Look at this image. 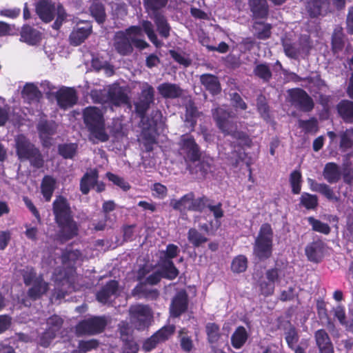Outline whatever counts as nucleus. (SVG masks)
<instances>
[{"mask_svg": "<svg viewBox=\"0 0 353 353\" xmlns=\"http://www.w3.org/2000/svg\"><path fill=\"white\" fill-rule=\"evenodd\" d=\"M22 97L28 103L38 101L41 97V93L37 87L31 83H27L21 92Z\"/></svg>", "mask_w": 353, "mask_h": 353, "instance_id": "nucleus-37", "label": "nucleus"}, {"mask_svg": "<svg viewBox=\"0 0 353 353\" xmlns=\"http://www.w3.org/2000/svg\"><path fill=\"white\" fill-rule=\"evenodd\" d=\"M207 208H208L209 210L212 212L216 221H218L224 215V212L222 209V203L220 202L214 203L212 200H210Z\"/></svg>", "mask_w": 353, "mask_h": 353, "instance_id": "nucleus-62", "label": "nucleus"}, {"mask_svg": "<svg viewBox=\"0 0 353 353\" xmlns=\"http://www.w3.org/2000/svg\"><path fill=\"white\" fill-rule=\"evenodd\" d=\"M314 338L320 353H334L332 343L325 330L321 329L316 331Z\"/></svg>", "mask_w": 353, "mask_h": 353, "instance_id": "nucleus-23", "label": "nucleus"}, {"mask_svg": "<svg viewBox=\"0 0 353 353\" xmlns=\"http://www.w3.org/2000/svg\"><path fill=\"white\" fill-rule=\"evenodd\" d=\"M78 145L76 143H63L58 145V153L63 159H73L77 152Z\"/></svg>", "mask_w": 353, "mask_h": 353, "instance_id": "nucleus-45", "label": "nucleus"}, {"mask_svg": "<svg viewBox=\"0 0 353 353\" xmlns=\"http://www.w3.org/2000/svg\"><path fill=\"white\" fill-rule=\"evenodd\" d=\"M353 146V128L347 129L341 135L340 147L347 150Z\"/></svg>", "mask_w": 353, "mask_h": 353, "instance_id": "nucleus-54", "label": "nucleus"}, {"mask_svg": "<svg viewBox=\"0 0 353 353\" xmlns=\"http://www.w3.org/2000/svg\"><path fill=\"white\" fill-rule=\"evenodd\" d=\"M63 320L57 315H53L47 319L46 329L55 336L62 327Z\"/></svg>", "mask_w": 353, "mask_h": 353, "instance_id": "nucleus-51", "label": "nucleus"}, {"mask_svg": "<svg viewBox=\"0 0 353 353\" xmlns=\"http://www.w3.org/2000/svg\"><path fill=\"white\" fill-rule=\"evenodd\" d=\"M257 109L261 117L265 119L269 118V107L266 102L265 97L261 94L256 99Z\"/></svg>", "mask_w": 353, "mask_h": 353, "instance_id": "nucleus-61", "label": "nucleus"}, {"mask_svg": "<svg viewBox=\"0 0 353 353\" xmlns=\"http://www.w3.org/2000/svg\"><path fill=\"white\" fill-rule=\"evenodd\" d=\"M179 144V152L184 157L186 163H196L201 157V152L194 139L190 136L183 135L181 137Z\"/></svg>", "mask_w": 353, "mask_h": 353, "instance_id": "nucleus-9", "label": "nucleus"}, {"mask_svg": "<svg viewBox=\"0 0 353 353\" xmlns=\"http://www.w3.org/2000/svg\"><path fill=\"white\" fill-rule=\"evenodd\" d=\"M188 307V295L185 291L181 290L172 300L170 312L173 317H178L185 312Z\"/></svg>", "mask_w": 353, "mask_h": 353, "instance_id": "nucleus-16", "label": "nucleus"}, {"mask_svg": "<svg viewBox=\"0 0 353 353\" xmlns=\"http://www.w3.org/2000/svg\"><path fill=\"white\" fill-rule=\"evenodd\" d=\"M309 223L312 225V230L325 234H327L330 232V226L325 223L314 219L312 216L307 219Z\"/></svg>", "mask_w": 353, "mask_h": 353, "instance_id": "nucleus-55", "label": "nucleus"}, {"mask_svg": "<svg viewBox=\"0 0 353 353\" xmlns=\"http://www.w3.org/2000/svg\"><path fill=\"white\" fill-rule=\"evenodd\" d=\"M301 203L307 209H314L318 204L317 196L308 193H303L301 196Z\"/></svg>", "mask_w": 353, "mask_h": 353, "instance_id": "nucleus-60", "label": "nucleus"}, {"mask_svg": "<svg viewBox=\"0 0 353 353\" xmlns=\"http://www.w3.org/2000/svg\"><path fill=\"white\" fill-rule=\"evenodd\" d=\"M142 25V30L145 32L147 34L150 41L157 48L161 47L163 46V43L158 39L157 36L154 30V26L151 21L148 20H144L141 23ZM141 35H135L131 34V42L132 45L134 44V46L140 50H143L149 46V44L144 40L139 39V37H142Z\"/></svg>", "mask_w": 353, "mask_h": 353, "instance_id": "nucleus-10", "label": "nucleus"}, {"mask_svg": "<svg viewBox=\"0 0 353 353\" xmlns=\"http://www.w3.org/2000/svg\"><path fill=\"white\" fill-rule=\"evenodd\" d=\"M108 103L114 105L127 103L128 97L121 87L112 85L108 88Z\"/></svg>", "mask_w": 353, "mask_h": 353, "instance_id": "nucleus-24", "label": "nucleus"}, {"mask_svg": "<svg viewBox=\"0 0 353 353\" xmlns=\"http://www.w3.org/2000/svg\"><path fill=\"white\" fill-rule=\"evenodd\" d=\"M253 73L263 83H268L272 77L270 66L265 63L256 64L253 70Z\"/></svg>", "mask_w": 353, "mask_h": 353, "instance_id": "nucleus-40", "label": "nucleus"}, {"mask_svg": "<svg viewBox=\"0 0 353 353\" xmlns=\"http://www.w3.org/2000/svg\"><path fill=\"white\" fill-rule=\"evenodd\" d=\"M90 97L95 103L102 104L108 103V89L92 90Z\"/></svg>", "mask_w": 353, "mask_h": 353, "instance_id": "nucleus-58", "label": "nucleus"}, {"mask_svg": "<svg viewBox=\"0 0 353 353\" xmlns=\"http://www.w3.org/2000/svg\"><path fill=\"white\" fill-rule=\"evenodd\" d=\"M174 325L164 326L157 331L154 335L157 336L160 342H163L166 341L174 333Z\"/></svg>", "mask_w": 353, "mask_h": 353, "instance_id": "nucleus-63", "label": "nucleus"}, {"mask_svg": "<svg viewBox=\"0 0 353 353\" xmlns=\"http://www.w3.org/2000/svg\"><path fill=\"white\" fill-rule=\"evenodd\" d=\"M247 268L248 259L244 255H239L232 260L231 270L233 272H243L246 270Z\"/></svg>", "mask_w": 353, "mask_h": 353, "instance_id": "nucleus-49", "label": "nucleus"}, {"mask_svg": "<svg viewBox=\"0 0 353 353\" xmlns=\"http://www.w3.org/2000/svg\"><path fill=\"white\" fill-rule=\"evenodd\" d=\"M324 250V243L321 241H317L307 245L305 251L307 259L310 261L319 263L323 257Z\"/></svg>", "mask_w": 353, "mask_h": 353, "instance_id": "nucleus-21", "label": "nucleus"}, {"mask_svg": "<svg viewBox=\"0 0 353 353\" xmlns=\"http://www.w3.org/2000/svg\"><path fill=\"white\" fill-rule=\"evenodd\" d=\"M106 325L105 316H94L80 322L77 329L79 334H95L103 332Z\"/></svg>", "mask_w": 353, "mask_h": 353, "instance_id": "nucleus-12", "label": "nucleus"}, {"mask_svg": "<svg viewBox=\"0 0 353 353\" xmlns=\"http://www.w3.org/2000/svg\"><path fill=\"white\" fill-rule=\"evenodd\" d=\"M193 203V192H190L183 196L179 200H174L171 202V205L174 210L181 212L190 210L192 211L191 205Z\"/></svg>", "mask_w": 353, "mask_h": 353, "instance_id": "nucleus-38", "label": "nucleus"}, {"mask_svg": "<svg viewBox=\"0 0 353 353\" xmlns=\"http://www.w3.org/2000/svg\"><path fill=\"white\" fill-rule=\"evenodd\" d=\"M84 123L90 132V139L105 142L109 136L105 132V120L103 112L96 107L90 106L83 112Z\"/></svg>", "mask_w": 353, "mask_h": 353, "instance_id": "nucleus-1", "label": "nucleus"}, {"mask_svg": "<svg viewBox=\"0 0 353 353\" xmlns=\"http://www.w3.org/2000/svg\"><path fill=\"white\" fill-rule=\"evenodd\" d=\"M301 174L298 170L293 171L290 174V182L294 194H299L301 192Z\"/></svg>", "mask_w": 353, "mask_h": 353, "instance_id": "nucleus-57", "label": "nucleus"}, {"mask_svg": "<svg viewBox=\"0 0 353 353\" xmlns=\"http://www.w3.org/2000/svg\"><path fill=\"white\" fill-rule=\"evenodd\" d=\"M145 8L151 14L160 12L159 10L165 8L168 0H143Z\"/></svg>", "mask_w": 353, "mask_h": 353, "instance_id": "nucleus-47", "label": "nucleus"}, {"mask_svg": "<svg viewBox=\"0 0 353 353\" xmlns=\"http://www.w3.org/2000/svg\"><path fill=\"white\" fill-rule=\"evenodd\" d=\"M179 252V248L174 244H168L165 251L159 252V266L162 267L163 273L168 279H174L179 274V270L172 261Z\"/></svg>", "mask_w": 353, "mask_h": 353, "instance_id": "nucleus-6", "label": "nucleus"}, {"mask_svg": "<svg viewBox=\"0 0 353 353\" xmlns=\"http://www.w3.org/2000/svg\"><path fill=\"white\" fill-rule=\"evenodd\" d=\"M288 93L290 103L296 108L303 112H310L314 108V101L305 90L296 88L290 90Z\"/></svg>", "mask_w": 353, "mask_h": 353, "instance_id": "nucleus-11", "label": "nucleus"}, {"mask_svg": "<svg viewBox=\"0 0 353 353\" xmlns=\"http://www.w3.org/2000/svg\"><path fill=\"white\" fill-rule=\"evenodd\" d=\"M36 12L40 19L46 23L51 21L55 14L57 19L52 25L54 29L58 30L65 21L67 14L61 5L57 7L51 0H40L36 5Z\"/></svg>", "mask_w": 353, "mask_h": 353, "instance_id": "nucleus-3", "label": "nucleus"}, {"mask_svg": "<svg viewBox=\"0 0 353 353\" xmlns=\"http://www.w3.org/2000/svg\"><path fill=\"white\" fill-rule=\"evenodd\" d=\"M131 294L137 299L154 300L159 296V293L157 289L148 286L146 283L142 282L132 290Z\"/></svg>", "mask_w": 353, "mask_h": 353, "instance_id": "nucleus-19", "label": "nucleus"}, {"mask_svg": "<svg viewBox=\"0 0 353 353\" xmlns=\"http://www.w3.org/2000/svg\"><path fill=\"white\" fill-rule=\"evenodd\" d=\"M198 113L197 109L192 101L186 104L185 122L193 128L196 123L195 117Z\"/></svg>", "mask_w": 353, "mask_h": 353, "instance_id": "nucleus-52", "label": "nucleus"}, {"mask_svg": "<svg viewBox=\"0 0 353 353\" xmlns=\"http://www.w3.org/2000/svg\"><path fill=\"white\" fill-rule=\"evenodd\" d=\"M27 156L23 159H28L32 165L37 168L43 167L44 161L39 150L37 148Z\"/></svg>", "mask_w": 353, "mask_h": 353, "instance_id": "nucleus-53", "label": "nucleus"}, {"mask_svg": "<svg viewBox=\"0 0 353 353\" xmlns=\"http://www.w3.org/2000/svg\"><path fill=\"white\" fill-rule=\"evenodd\" d=\"M283 46L285 55L291 59H297L299 56L302 54L296 43L283 41Z\"/></svg>", "mask_w": 353, "mask_h": 353, "instance_id": "nucleus-50", "label": "nucleus"}, {"mask_svg": "<svg viewBox=\"0 0 353 353\" xmlns=\"http://www.w3.org/2000/svg\"><path fill=\"white\" fill-rule=\"evenodd\" d=\"M32 285L28 291V295L33 300L39 299L48 290V283L41 276L35 278Z\"/></svg>", "mask_w": 353, "mask_h": 353, "instance_id": "nucleus-28", "label": "nucleus"}, {"mask_svg": "<svg viewBox=\"0 0 353 353\" xmlns=\"http://www.w3.org/2000/svg\"><path fill=\"white\" fill-rule=\"evenodd\" d=\"M141 93L138 99L134 102L135 112L143 120L147 111L154 101V90L148 83L141 85Z\"/></svg>", "mask_w": 353, "mask_h": 353, "instance_id": "nucleus-7", "label": "nucleus"}, {"mask_svg": "<svg viewBox=\"0 0 353 353\" xmlns=\"http://www.w3.org/2000/svg\"><path fill=\"white\" fill-rule=\"evenodd\" d=\"M159 94L164 98L174 99L181 96L183 90L176 84L163 83L157 87Z\"/></svg>", "mask_w": 353, "mask_h": 353, "instance_id": "nucleus-32", "label": "nucleus"}, {"mask_svg": "<svg viewBox=\"0 0 353 353\" xmlns=\"http://www.w3.org/2000/svg\"><path fill=\"white\" fill-rule=\"evenodd\" d=\"M108 179L112 181L114 184L118 185L124 190H127L130 188L129 184L124 181V179L114 174L108 172L106 174Z\"/></svg>", "mask_w": 353, "mask_h": 353, "instance_id": "nucleus-64", "label": "nucleus"}, {"mask_svg": "<svg viewBox=\"0 0 353 353\" xmlns=\"http://www.w3.org/2000/svg\"><path fill=\"white\" fill-rule=\"evenodd\" d=\"M55 98L58 105L61 109L72 107L77 102V94L74 89L63 87L55 93Z\"/></svg>", "mask_w": 353, "mask_h": 353, "instance_id": "nucleus-14", "label": "nucleus"}, {"mask_svg": "<svg viewBox=\"0 0 353 353\" xmlns=\"http://www.w3.org/2000/svg\"><path fill=\"white\" fill-rule=\"evenodd\" d=\"M131 34L141 35V27L131 26L125 32L119 31L115 34L113 46L119 54L126 56L132 52L133 48L131 42Z\"/></svg>", "mask_w": 353, "mask_h": 353, "instance_id": "nucleus-5", "label": "nucleus"}, {"mask_svg": "<svg viewBox=\"0 0 353 353\" xmlns=\"http://www.w3.org/2000/svg\"><path fill=\"white\" fill-rule=\"evenodd\" d=\"M327 5V0H305V6L310 17L315 18L326 10Z\"/></svg>", "mask_w": 353, "mask_h": 353, "instance_id": "nucleus-26", "label": "nucleus"}, {"mask_svg": "<svg viewBox=\"0 0 353 353\" xmlns=\"http://www.w3.org/2000/svg\"><path fill=\"white\" fill-rule=\"evenodd\" d=\"M53 212L57 223L63 221H65L68 218L71 217L70 209L65 198L60 196L54 201Z\"/></svg>", "mask_w": 353, "mask_h": 353, "instance_id": "nucleus-17", "label": "nucleus"}, {"mask_svg": "<svg viewBox=\"0 0 353 353\" xmlns=\"http://www.w3.org/2000/svg\"><path fill=\"white\" fill-rule=\"evenodd\" d=\"M21 39L30 45H35L40 41L41 37L39 31L27 26L22 28Z\"/></svg>", "mask_w": 353, "mask_h": 353, "instance_id": "nucleus-35", "label": "nucleus"}, {"mask_svg": "<svg viewBox=\"0 0 353 353\" xmlns=\"http://www.w3.org/2000/svg\"><path fill=\"white\" fill-rule=\"evenodd\" d=\"M341 168L336 163L329 162L325 165L323 176L329 183H337L341 179Z\"/></svg>", "mask_w": 353, "mask_h": 353, "instance_id": "nucleus-30", "label": "nucleus"}, {"mask_svg": "<svg viewBox=\"0 0 353 353\" xmlns=\"http://www.w3.org/2000/svg\"><path fill=\"white\" fill-rule=\"evenodd\" d=\"M210 200V199L206 196L195 198L194 194L193 193V203L191 205L192 211L203 212L205 208H207Z\"/></svg>", "mask_w": 353, "mask_h": 353, "instance_id": "nucleus-56", "label": "nucleus"}, {"mask_svg": "<svg viewBox=\"0 0 353 353\" xmlns=\"http://www.w3.org/2000/svg\"><path fill=\"white\" fill-rule=\"evenodd\" d=\"M219 154L222 159H226L230 164L236 166L239 162L243 159L244 152L239 146L225 144L219 149Z\"/></svg>", "mask_w": 353, "mask_h": 353, "instance_id": "nucleus-15", "label": "nucleus"}, {"mask_svg": "<svg viewBox=\"0 0 353 353\" xmlns=\"http://www.w3.org/2000/svg\"><path fill=\"white\" fill-rule=\"evenodd\" d=\"M248 338L245 328L239 326L231 336L232 345L234 347L239 349L243 346Z\"/></svg>", "mask_w": 353, "mask_h": 353, "instance_id": "nucleus-39", "label": "nucleus"}, {"mask_svg": "<svg viewBox=\"0 0 353 353\" xmlns=\"http://www.w3.org/2000/svg\"><path fill=\"white\" fill-rule=\"evenodd\" d=\"M92 26L89 21H79L74 27L70 34V43L74 46H79L83 43L91 34Z\"/></svg>", "mask_w": 353, "mask_h": 353, "instance_id": "nucleus-13", "label": "nucleus"}, {"mask_svg": "<svg viewBox=\"0 0 353 353\" xmlns=\"http://www.w3.org/2000/svg\"><path fill=\"white\" fill-rule=\"evenodd\" d=\"M205 333L208 341L210 344L217 343L221 336L219 326L214 323H208L206 324Z\"/></svg>", "mask_w": 353, "mask_h": 353, "instance_id": "nucleus-42", "label": "nucleus"}, {"mask_svg": "<svg viewBox=\"0 0 353 353\" xmlns=\"http://www.w3.org/2000/svg\"><path fill=\"white\" fill-rule=\"evenodd\" d=\"M285 340L290 349H294L299 340V335L297 330L290 325L284 332Z\"/></svg>", "mask_w": 353, "mask_h": 353, "instance_id": "nucleus-46", "label": "nucleus"}, {"mask_svg": "<svg viewBox=\"0 0 353 353\" xmlns=\"http://www.w3.org/2000/svg\"><path fill=\"white\" fill-rule=\"evenodd\" d=\"M213 119L215 120L218 128L225 135H230L236 139H241L244 134L236 131L234 123L230 121L231 112L225 107H217L212 110Z\"/></svg>", "mask_w": 353, "mask_h": 353, "instance_id": "nucleus-4", "label": "nucleus"}, {"mask_svg": "<svg viewBox=\"0 0 353 353\" xmlns=\"http://www.w3.org/2000/svg\"><path fill=\"white\" fill-rule=\"evenodd\" d=\"M308 183L312 191L322 194L329 200L339 201V198L335 196L332 189L328 185L317 183L311 179H308Z\"/></svg>", "mask_w": 353, "mask_h": 353, "instance_id": "nucleus-33", "label": "nucleus"}, {"mask_svg": "<svg viewBox=\"0 0 353 353\" xmlns=\"http://www.w3.org/2000/svg\"><path fill=\"white\" fill-rule=\"evenodd\" d=\"M253 17L256 19L265 18L269 12L267 0H248Z\"/></svg>", "mask_w": 353, "mask_h": 353, "instance_id": "nucleus-29", "label": "nucleus"}, {"mask_svg": "<svg viewBox=\"0 0 353 353\" xmlns=\"http://www.w3.org/2000/svg\"><path fill=\"white\" fill-rule=\"evenodd\" d=\"M187 169L191 174L203 176L208 172L210 165L205 161H201L199 158L194 164L192 162L188 163L187 164Z\"/></svg>", "mask_w": 353, "mask_h": 353, "instance_id": "nucleus-43", "label": "nucleus"}, {"mask_svg": "<svg viewBox=\"0 0 353 353\" xmlns=\"http://www.w3.org/2000/svg\"><path fill=\"white\" fill-rule=\"evenodd\" d=\"M17 154L20 159H24L35 148L29 139L23 134H19L14 138Z\"/></svg>", "mask_w": 353, "mask_h": 353, "instance_id": "nucleus-22", "label": "nucleus"}, {"mask_svg": "<svg viewBox=\"0 0 353 353\" xmlns=\"http://www.w3.org/2000/svg\"><path fill=\"white\" fill-rule=\"evenodd\" d=\"M98 179V172L96 170L85 173L81 179L80 190L83 194H87L91 187L94 188Z\"/></svg>", "mask_w": 353, "mask_h": 353, "instance_id": "nucleus-34", "label": "nucleus"}, {"mask_svg": "<svg viewBox=\"0 0 353 353\" xmlns=\"http://www.w3.org/2000/svg\"><path fill=\"white\" fill-rule=\"evenodd\" d=\"M201 84L212 95H217L221 92V85L219 78L211 74H203L199 77Z\"/></svg>", "mask_w": 353, "mask_h": 353, "instance_id": "nucleus-20", "label": "nucleus"}, {"mask_svg": "<svg viewBox=\"0 0 353 353\" xmlns=\"http://www.w3.org/2000/svg\"><path fill=\"white\" fill-rule=\"evenodd\" d=\"M188 239L194 247H199L208 241V238L204 236L195 228H190L188 232Z\"/></svg>", "mask_w": 353, "mask_h": 353, "instance_id": "nucleus-48", "label": "nucleus"}, {"mask_svg": "<svg viewBox=\"0 0 353 353\" xmlns=\"http://www.w3.org/2000/svg\"><path fill=\"white\" fill-rule=\"evenodd\" d=\"M57 223L61 228L60 236L63 239H70L77 234V226L72 216L68 218L65 221H59Z\"/></svg>", "mask_w": 353, "mask_h": 353, "instance_id": "nucleus-31", "label": "nucleus"}, {"mask_svg": "<svg viewBox=\"0 0 353 353\" xmlns=\"http://www.w3.org/2000/svg\"><path fill=\"white\" fill-rule=\"evenodd\" d=\"M271 25L268 23H256L255 28L258 30L256 37L259 39H268L271 35Z\"/></svg>", "mask_w": 353, "mask_h": 353, "instance_id": "nucleus-59", "label": "nucleus"}, {"mask_svg": "<svg viewBox=\"0 0 353 353\" xmlns=\"http://www.w3.org/2000/svg\"><path fill=\"white\" fill-rule=\"evenodd\" d=\"M339 115L346 123H353V102L343 100L337 105Z\"/></svg>", "mask_w": 353, "mask_h": 353, "instance_id": "nucleus-36", "label": "nucleus"}, {"mask_svg": "<svg viewBox=\"0 0 353 353\" xmlns=\"http://www.w3.org/2000/svg\"><path fill=\"white\" fill-rule=\"evenodd\" d=\"M273 230L268 223L263 224L255 239L253 245V254L260 261L271 257L273 248Z\"/></svg>", "mask_w": 353, "mask_h": 353, "instance_id": "nucleus-2", "label": "nucleus"}, {"mask_svg": "<svg viewBox=\"0 0 353 353\" xmlns=\"http://www.w3.org/2000/svg\"><path fill=\"white\" fill-rule=\"evenodd\" d=\"M130 323L137 330H143L148 326L151 312L147 305H134L129 308Z\"/></svg>", "mask_w": 353, "mask_h": 353, "instance_id": "nucleus-8", "label": "nucleus"}, {"mask_svg": "<svg viewBox=\"0 0 353 353\" xmlns=\"http://www.w3.org/2000/svg\"><path fill=\"white\" fill-rule=\"evenodd\" d=\"M118 288L119 284L117 281L114 280L109 281L97 292V300L102 303H106L112 296L117 294Z\"/></svg>", "mask_w": 353, "mask_h": 353, "instance_id": "nucleus-27", "label": "nucleus"}, {"mask_svg": "<svg viewBox=\"0 0 353 353\" xmlns=\"http://www.w3.org/2000/svg\"><path fill=\"white\" fill-rule=\"evenodd\" d=\"M55 180L50 176H46L41 183V192L47 201H49L54 190Z\"/></svg>", "mask_w": 353, "mask_h": 353, "instance_id": "nucleus-44", "label": "nucleus"}, {"mask_svg": "<svg viewBox=\"0 0 353 353\" xmlns=\"http://www.w3.org/2000/svg\"><path fill=\"white\" fill-rule=\"evenodd\" d=\"M150 17L153 19L159 35L168 39L170 37L171 27L165 17L161 12H156L151 14Z\"/></svg>", "mask_w": 353, "mask_h": 353, "instance_id": "nucleus-25", "label": "nucleus"}, {"mask_svg": "<svg viewBox=\"0 0 353 353\" xmlns=\"http://www.w3.org/2000/svg\"><path fill=\"white\" fill-rule=\"evenodd\" d=\"M37 129L39 137L42 140L46 141L56 134L57 124L52 120L41 118L37 124Z\"/></svg>", "mask_w": 353, "mask_h": 353, "instance_id": "nucleus-18", "label": "nucleus"}, {"mask_svg": "<svg viewBox=\"0 0 353 353\" xmlns=\"http://www.w3.org/2000/svg\"><path fill=\"white\" fill-rule=\"evenodd\" d=\"M90 12L97 23H103L106 18L103 5L99 1H93L90 6Z\"/></svg>", "mask_w": 353, "mask_h": 353, "instance_id": "nucleus-41", "label": "nucleus"}]
</instances>
